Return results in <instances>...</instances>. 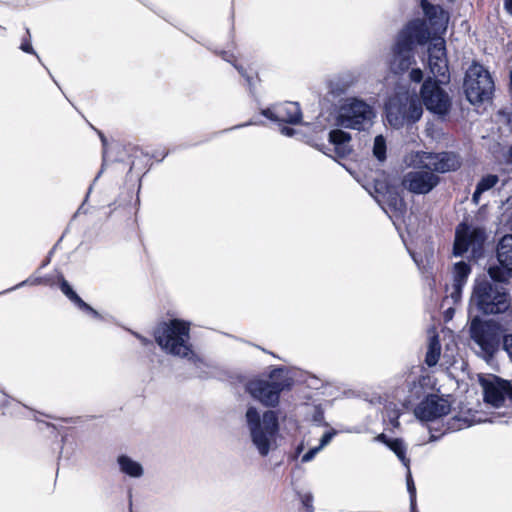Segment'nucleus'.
Segmentation results:
<instances>
[{
    "instance_id": "nucleus-5",
    "label": "nucleus",
    "mask_w": 512,
    "mask_h": 512,
    "mask_svg": "<svg viewBox=\"0 0 512 512\" xmlns=\"http://www.w3.org/2000/svg\"><path fill=\"white\" fill-rule=\"evenodd\" d=\"M271 381L253 380L248 382L246 389L250 395L265 406L274 407L279 402L280 393L289 389L293 379L283 368H275L269 374Z\"/></svg>"
},
{
    "instance_id": "nucleus-47",
    "label": "nucleus",
    "mask_w": 512,
    "mask_h": 512,
    "mask_svg": "<svg viewBox=\"0 0 512 512\" xmlns=\"http://www.w3.org/2000/svg\"><path fill=\"white\" fill-rule=\"evenodd\" d=\"M37 59H40V56L38 54H34Z\"/></svg>"
},
{
    "instance_id": "nucleus-26",
    "label": "nucleus",
    "mask_w": 512,
    "mask_h": 512,
    "mask_svg": "<svg viewBox=\"0 0 512 512\" xmlns=\"http://www.w3.org/2000/svg\"><path fill=\"white\" fill-rule=\"evenodd\" d=\"M441 344L438 335H433L429 338L427 352L425 356V363L429 367L435 366L440 358Z\"/></svg>"
},
{
    "instance_id": "nucleus-44",
    "label": "nucleus",
    "mask_w": 512,
    "mask_h": 512,
    "mask_svg": "<svg viewBox=\"0 0 512 512\" xmlns=\"http://www.w3.org/2000/svg\"><path fill=\"white\" fill-rule=\"evenodd\" d=\"M412 256H413V259L416 262V264L419 266V262H418V259L416 258V256L414 254Z\"/></svg>"
},
{
    "instance_id": "nucleus-19",
    "label": "nucleus",
    "mask_w": 512,
    "mask_h": 512,
    "mask_svg": "<svg viewBox=\"0 0 512 512\" xmlns=\"http://www.w3.org/2000/svg\"><path fill=\"white\" fill-rule=\"evenodd\" d=\"M350 140V134L340 129L332 130L329 133V141L334 145L335 153L340 158H344L350 154Z\"/></svg>"
},
{
    "instance_id": "nucleus-6",
    "label": "nucleus",
    "mask_w": 512,
    "mask_h": 512,
    "mask_svg": "<svg viewBox=\"0 0 512 512\" xmlns=\"http://www.w3.org/2000/svg\"><path fill=\"white\" fill-rule=\"evenodd\" d=\"M385 110L387 121L394 128L415 123L423 114L420 100L415 95L408 93L397 94L390 98Z\"/></svg>"
},
{
    "instance_id": "nucleus-35",
    "label": "nucleus",
    "mask_w": 512,
    "mask_h": 512,
    "mask_svg": "<svg viewBox=\"0 0 512 512\" xmlns=\"http://www.w3.org/2000/svg\"><path fill=\"white\" fill-rule=\"evenodd\" d=\"M321 449L317 446L305 453L301 459L303 463L311 461Z\"/></svg>"
},
{
    "instance_id": "nucleus-7",
    "label": "nucleus",
    "mask_w": 512,
    "mask_h": 512,
    "mask_svg": "<svg viewBox=\"0 0 512 512\" xmlns=\"http://www.w3.org/2000/svg\"><path fill=\"white\" fill-rule=\"evenodd\" d=\"M374 117V110L369 104L357 98H348L337 111L336 124L343 128L361 131L372 125Z\"/></svg>"
},
{
    "instance_id": "nucleus-11",
    "label": "nucleus",
    "mask_w": 512,
    "mask_h": 512,
    "mask_svg": "<svg viewBox=\"0 0 512 512\" xmlns=\"http://www.w3.org/2000/svg\"><path fill=\"white\" fill-rule=\"evenodd\" d=\"M485 240L486 233L483 228H471L461 224L456 230L454 254L462 256L465 252L471 251L473 257H479L482 255Z\"/></svg>"
},
{
    "instance_id": "nucleus-34",
    "label": "nucleus",
    "mask_w": 512,
    "mask_h": 512,
    "mask_svg": "<svg viewBox=\"0 0 512 512\" xmlns=\"http://www.w3.org/2000/svg\"><path fill=\"white\" fill-rule=\"evenodd\" d=\"M467 426H469V424L467 423L466 420L454 418L453 423H451L449 426V429L460 430Z\"/></svg>"
},
{
    "instance_id": "nucleus-36",
    "label": "nucleus",
    "mask_w": 512,
    "mask_h": 512,
    "mask_svg": "<svg viewBox=\"0 0 512 512\" xmlns=\"http://www.w3.org/2000/svg\"><path fill=\"white\" fill-rule=\"evenodd\" d=\"M302 504L309 510V512H312V502H313V496L310 493L303 494L301 496Z\"/></svg>"
},
{
    "instance_id": "nucleus-46",
    "label": "nucleus",
    "mask_w": 512,
    "mask_h": 512,
    "mask_svg": "<svg viewBox=\"0 0 512 512\" xmlns=\"http://www.w3.org/2000/svg\"><path fill=\"white\" fill-rule=\"evenodd\" d=\"M25 283H26V281H23L22 283H20L19 285H17V287L23 286Z\"/></svg>"
},
{
    "instance_id": "nucleus-42",
    "label": "nucleus",
    "mask_w": 512,
    "mask_h": 512,
    "mask_svg": "<svg viewBox=\"0 0 512 512\" xmlns=\"http://www.w3.org/2000/svg\"><path fill=\"white\" fill-rule=\"evenodd\" d=\"M235 67H236V69L239 71V73H240L241 75L245 76V77L247 78V81H248V82H250V77H249V76H247V75L245 74L244 69H243L242 67H238V66H236V65H235Z\"/></svg>"
},
{
    "instance_id": "nucleus-33",
    "label": "nucleus",
    "mask_w": 512,
    "mask_h": 512,
    "mask_svg": "<svg viewBox=\"0 0 512 512\" xmlns=\"http://www.w3.org/2000/svg\"><path fill=\"white\" fill-rule=\"evenodd\" d=\"M503 346L512 361V334L503 337Z\"/></svg>"
},
{
    "instance_id": "nucleus-24",
    "label": "nucleus",
    "mask_w": 512,
    "mask_h": 512,
    "mask_svg": "<svg viewBox=\"0 0 512 512\" xmlns=\"http://www.w3.org/2000/svg\"><path fill=\"white\" fill-rule=\"evenodd\" d=\"M118 464L120 470L130 477L139 478L143 475V468L141 464L126 455L118 457Z\"/></svg>"
},
{
    "instance_id": "nucleus-39",
    "label": "nucleus",
    "mask_w": 512,
    "mask_h": 512,
    "mask_svg": "<svg viewBox=\"0 0 512 512\" xmlns=\"http://www.w3.org/2000/svg\"><path fill=\"white\" fill-rule=\"evenodd\" d=\"M377 441L384 443L389 446V442H392L393 439H389L385 434H379L376 438Z\"/></svg>"
},
{
    "instance_id": "nucleus-15",
    "label": "nucleus",
    "mask_w": 512,
    "mask_h": 512,
    "mask_svg": "<svg viewBox=\"0 0 512 512\" xmlns=\"http://www.w3.org/2000/svg\"><path fill=\"white\" fill-rule=\"evenodd\" d=\"M428 67L434 77H442L439 82L444 83L449 80L448 59L446 55L445 40L443 38L434 39L428 47Z\"/></svg>"
},
{
    "instance_id": "nucleus-40",
    "label": "nucleus",
    "mask_w": 512,
    "mask_h": 512,
    "mask_svg": "<svg viewBox=\"0 0 512 512\" xmlns=\"http://www.w3.org/2000/svg\"><path fill=\"white\" fill-rule=\"evenodd\" d=\"M295 130L286 126L281 127V133L286 136H292Z\"/></svg>"
},
{
    "instance_id": "nucleus-28",
    "label": "nucleus",
    "mask_w": 512,
    "mask_h": 512,
    "mask_svg": "<svg viewBox=\"0 0 512 512\" xmlns=\"http://www.w3.org/2000/svg\"><path fill=\"white\" fill-rule=\"evenodd\" d=\"M373 154L379 161H384L386 159V142L382 135L375 137Z\"/></svg>"
},
{
    "instance_id": "nucleus-1",
    "label": "nucleus",
    "mask_w": 512,
    "mask_h": 512,
    "mask_svg": "<svg viewBox=\"0 0 512 512\" xmlns=\"http://www.w3.org/2000/svg\"><path fill=\"white\" fill-rule=\"evenodd\" d=\"M430 38V31L422 19H414L399 32L392 48L389 65L394 74H402L415 63L414 46L424 45Z\"/></svg>"
},
{
    "instance_id": "nucleus-38",
    "label": "nucleus",
    "mask_w": 512,
    "mask_h": 512,
    "mask_svg": "<svg viewBox=\"0 0 512 512\" xmlns=\"http://www.w3.org/2000/svg\"><path fill=\"white\" fill-rule=\"evenodd\" d=\"M133 335L140 340V342L142 343V345L144 346H147V345H151L152 344V341L149 340L148 338L146 337H143L142 335L138 334V333H133Z\"/></svg>"
},
{
    "instance_id": "nucleus-9",
    "label": "nucleus",
    "mask_w": 512,
    "mask_h": 512,
    "mask_svg": "<svg viewBox=\"0 0 512 512\" xmlns=\"http://www.w3.org/2000/svg\"><path fill=\"white\" fill-rule=\"evenodd\" d=\"M464 91L472 104L490 99L494 91V82L488 70L478 63H473L466 71Z\"/></svg>"
},
{
    "instance_id": "nucleus-16",
    "label": "nucleus",
    "mask_w": 512,
    "mask_h": 512,
    "mask_svg": "<svg viewBox=\"0 0 512 512\" xmlns=\"http://www.w3.org/2000/svg\"><path fill=\"white\" fill-rule=\"evenodd\" d=\"M450 403L436 395H429L414 410L415 416L421 421H433L450 412Z\"/></svg>"
},
{
    "instance_id": "nucleus-25",
    "label": "nucleus",
    "mask_w": 512,
    "mask_h": 512,
    "mask_svg": "<svg viewBox=\"0 0 512 512\" xmlns=\"http://www.w3.org/2000/svg\"><path fill=\"white\" fill-rule=\"evenodd\" d=\"M499 181V178L497 175L494 174H488L486 176H483L480 181L476 185V189L472 195V201L474 204H479L481 195L492 189Z\"/></svg>"
},
{
    "instance_id": "nucleus-43",
    "label": "nucleus",
    "mask_w": 512,
    "mask_h": 512,
    "mask_svg": "<svg viewBox=\"0 0 512 512\" xmlns=\"http://www.w3.org/2000/svg\"><path fill=\"white\" fill-rule=\"evenodd\" d=\"M509 87H510V91L512 93V70L509 72Z\"/></svg>"
},
{
    "instance_id": "nucleus-27",
    "label": "nucleus",
    "mask_w": 512,
    "mask_h": 512,
    "mask_svg": "<svg viewBox=\"0 0 512 512\" xmlns=\"http://www.w3.org/2000/svg\"><path fill=\"white\" fill-rule=\"evenodd\" d=\"M388 447L397 455L403 465L408 468L410 459L406 456V445L404 441L399 438L393 439L392 442H389Z\"/></svg>"
},
{
    "instance_id": "nucleus-4",
    "label": "nucleus",
    "mask_w": 512,
    "mask_h": 512,
    "mask_svg": "<svg viewBox=\"0 0 512 512\" xmlns=\"http://www.w3.org/2000/svg\"><path fill=\"white\" fill-rule=\"evenodd\" d=\"M246 420L254 446L261 456H267L279 430L277 413L269 410L261 418L256 408L249 407Z\"/></svg>"
},
{
    "instance_id": "nucleus-3",
    "label": "nucleus",
    "mask_w": 512,
    "mask_h": 512,
    "mask_svg": "<svg viewBox=\"0 0 512 512\" xmlns=\"http://www.w3.org/2000/svg\"><path fill=\"white\" fill-rule=\"evenodd\" d=\"M503 283L487 280L476 283L471 300L483 314L505 313L512 319L511 299Z\"/></svg>"
},
{
    "instance_id": "nucleus-37",
    "label": "nucleus",
    "mask_w": 512,
    "mask_h": 512,
    "mask_svg": "<svg viewBox=\"0 0 512 512\" xmlns=\"http://www.w3.org/2000/svg\"><path fill=\"white\" fill-rule=\"evenodd\" d=\"M21 50L26 52V53H30V54H35V51L30 43V40H23V42L21 43V46H20Z\"/></svg>"
},
{
    "instance_id": "nucleus-41",
    "label": "nucleus",
    "mask_w": 512,
    "mask_h": 512,
    "mask_svg": "<svg viewBox=\"0 0 512 512\" xmlns=\"http://www.w3.org/2000/svg\"><path fill=\"white\" fill-rule=\"evenodd\" d=\"M505 8L512 15V0H505Z\"/></svg>"
},
{
    "instance_id": "nucleus-29",
    "label": "nucleus",
    "mask_w": 512,
    "mask_h": 512,
    "mask_svg": "<svg viewBox=\"0 0 512 512\" xmlns=\"http://www.w3.org/2000/svg\"><path fill=\"white\" fill-rule=\"evenodd\" d=\"M406 482H407V490H408L409 495H410L411 509L413 511L415 509V506H416V488H415V485H414V482H413V479H412V475H411V471H410L409 467L407 468Z\"/></svg>"
},
{
    "instance_id": "nucleus-14",
    "label": "nucleus",
    "mask_w": 512,
    "mask_h": 512,
    "mask_svg": "<svg viewBox=\"0 0 512 512\" xmlns=\"http://www.w3.org/2000/svg\"><path fill=\"white\" fill-rule=\"evenodd\" d=\"M439 182V176L427 169L409 171L402 179L403 187L414 194H428Z\"/></svg>"
},
{
    "instance_id": "nucleus-17",
    "label": "nucleus",
    "mask_w": 512,
    "mask_h": 512,
    "mask_svg": "<svg viewBox=\"0 0 512 512\" xmlns=\"http://www.w3.org/2000/svg\"><path fill=\"white\" fill-rule=\"evenodd\" d=\"M262 114L277 122L298 124L302 119V112L297 102H284L263 110Z\"/></svg>"
},
{
    "instance_id": "nucleus-18",
    "label": "nucleus",
    "mask_w": 512,
    "mask_h": 512,
    "mask_svg": "<svg viewBox=\"0 0 512 512\" xmlns=\"http://www.w3.org/2000/svg\"><path fill=\"white\" fill-rule=\"evenodd\" d=\"M512 401V383L509 381H497L484 385V400L494 407H501L505 399Z\"/></svg>"
},
{
    "instance_id": "nucleus-48",
    "label": "nucleus",
    "mask_w": 512,
    "mask_h": 512,
    "mask_svg": "<svg viewBox=\"0 0 512 512\" xmlns=\"http://www.w3.org/2000/svg\"><path fill=\"white\" fill-rule=\"evenodd\" d=\"M37 59H40V56L38 54H34Z\"/></svg>"
},
{
    "instance_id": "nucleus-13",
    "label": "nucleus",
    "mask_w": 512,
    "mask_h": 512,
    "mask_svg": "<svg viewBox=\"0 0 512 512\" xmlns=\"http://www.w3.org/2000/svg\"><path fill=\"white\" fill-rule=\"evenodd\" d=\"M500 266H491L488 274L493 281L507 282L512 275V235H505L497 247Z\"/></svg>"
},
{
    "instance_id": "nucleus-32",
    "label": "nucleus",
    "mask_w": 512,
    "mask_h": 512,
    "mask_svg": "<svg viewBox=\"0 0 512 512\" xmlns=\"http://www.w3.org/2000/svg\"><path fill=\"white\" fill-rule=\"evenodd\" d=\"M409 78L415 83H419L423 79V72L419 68H413L409 73Z\"/></svg>"
},
{
    "instance_id": "nucleus-23",
    "label": "nucleus",
    "mask_w": 512,
    "mask_h": 512,
    "mask_svg": "<svg viewBox=\"0 0 512 512\" xmlns=\"http://www.w3.org/2000/svg\"><path fill=\"white\" fill-rule=\"evenodd\" d=\"M421 8L432 26L442 27L445 25L447 18L440 6L433 5L427 0H421Z\"/></svg>"
},
{
    "instance_id": "nucleus-21",
    "label": "nucleus",
    "mask_w": 512,
    "mask_h": 512,
    "mask_svg": "<svg viewBox=\"0 0 512 512\" xmlns=\"http://www.w3.org/2000/svg\"><path fill=\"white\" fill-rule=\"evenodd\" d=\"M60 289L63 292V294L71 302H73L80 310L91 314L95 318H100L99 313L95 309H93L89 304L84 302L65 279H62L60 281Z\"/></svg>"
},
{
    "instance_id": "nucleus-31",
    "label": "nucleus",
    "mask_w": 512,
    "mask_h": 512,
    "mask_svg": "<svg viewBox=\"0 0 512 512\" xmlns=\"http://www.w3.org/2000/svg\"><path fill=\"white\" fill-rule=\"evenodd\" d=\"M336 432L334 430H331V431H328L326 432L321 440H320V444H319V448L322 449L324 448L327 444H329L331 442V440L333 439V437L335 436Z\"/></svg>"
},
{
    "instance_id": "nucleus-45",
    "label": "nucleus",
    "mask_w": 512,
    "mask_h": 512,
    "mask_svg": "<svg viewBox=\"0 0 512 512\" xmlns=\"http://www.w3.org/2000/svg\"><path fill=\"white\" fill-rule=\"evenodd\" d=\"M100 136H101V140H102L103 144H105L106 140H105L104 136L102 134H100Z\"/></svg>"
},
{
    "instance_id": "nucleus-30",
    "label": "nucleus",
    "mask_w": 512,
    "mask_h": 512,
    "mask_svg": "<svg viewBox=\"0 0 512 512\" xmlns=\"http://www.w3.org/2000/svg\"><path fill=\"white\" fill-rule=\"evenodd\" d=\"M387 416L389 418V421L390 423L394 426V427H398L399 426V416H400V412L398 410H389V408L387 407Z\"/></svg>"
},
{
    "instance_id": "nucleus-20",
    "label": "nucleus",
    "mask_w": 512,
    "mask_h": 512,
    "mask_svg": "<svg viewBox=\"0 0 512 512\" xmlns=\"http://www.w3.org/2000/svg\"><path fill=\"white\" fill-rule=\"evenodd\" d=\"M384 206L383 209L388 213L390 211L393 215L392 217H400L403 216L406 212V204L404 199L397 192H388L384 195Z\"/></svg>"
},
{
    "instance_id": "nucleus-2",
    "label": "nucleus",
    "mask_w": 512,
    "mask_h": 512,
    "mask_svg": "<svg viewBox=\"0 0 512 512\" xmlns=\"http://www.w3.org/2000/svg\"><path fill=\"white\" fill-rule=\"evenodd\" d=\"M189 324L173 319L161 323L154 332L158 345L167 353L191 359L194 356L190 343Z\"/></svg>"
},
{
    "instance_id": "nucleus-10",
    "label": "nucleus",
    "mask_w": 512,
    "mask_h": 512,
    "mask_svg": "<svg viewBox=\"0 0 512 512\" xmlns=\"http://www.w3.org/2000/svg\"><path fill=\"white\" fill-rule=\"evenodd\" d=\"M469 330L471 339L488 356H492L498 349L505 331L499 323L493 320L483 321L479 317L471 320Z\"/></svg>"
},
{
    "instance_id": "nucleus-12",
    "label": "nucleus",
    "mask_w": 512,
    "mask_h": 512,
    "mask_svg": "<svg viewBox=\"0 0 512 512\" xmlns=\"http://www.w3.org/2000/svg\"><path fill=\"white\" fill-rule=\"evenodd\" d=\"M421 97L426 108L438 115L448 114L451 108L449 95L442 89L438 81L428 78L421 87Z\"/></svg>"
},
{
    "instance_id": "nucleus-49",
    "label": "nucleus",
    "mask_w": 512,
    "mask_h": 512,
    "mask_svg": "<svg viewBox=\"0 0 512 512\" xmlns=\"http://www.w3.org/2000/svg\"><path fill=\"white\" fill-rule=\"evenodd\" d=\"M37 59H40V56L38 54H34Z\"/></svg>"
},
{
    "instance_id": "nucleus-8",
    "label": "nucleus",
    "mask_w": 512,
    "mask_h": 512,
    "mask_svg": "<svg viewBox=\"0 0 512 512\" xmlns=\"http://www.w3.org/2000/svg\"><path fill=\"white\" fill-rule=\"evenodd\" d=\"M405 163L417 169H427L431 172L446 173L455 171L461 166L459 156L453 152H411L405 157Z\"/></svg>"
},
{
    "instance_id": "nucleus-22",
    "label": "nucleus",
    "mask_w": 512,
    "mask_h": 512,
    "mask_svg": "<svg viewBox=\"0 0 512 512\" xmlns=\"http://www.w3.org/2000/svg\"><path fill=\"white\" fill-rule=\"evenodd\" d=\"M471 272L470 266L464 261H460L454 265V279H453V298L459 297L462 287Z\"/></svg>"
}]
</instances>
